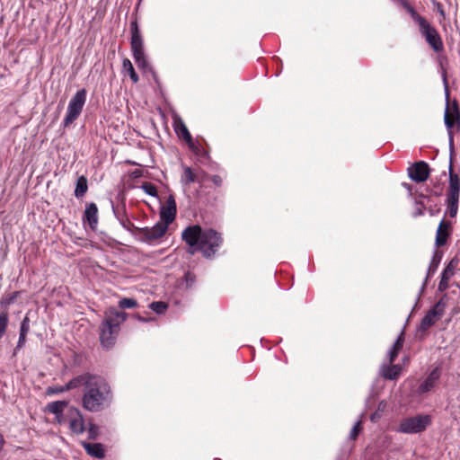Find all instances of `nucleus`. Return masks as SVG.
Listing matches in <instances>:
<instances>
[{
    "mask_svg": "<svg viewBox=\"0 0 460 460\" xmlns=\"http://www.w3.org/2000/svg\"><path fill=\"white\" fill-rule=\"evenodd\" d=\"M191 255L200 252L207 259H212L223 243L221 234L212 228L203 229L199 225L187 226L181 233Z\"/></svg>",
    "mask_w": 460,
    "mask_h": 460,
    "instance_id": "f257e3e1",
    "label": "nucleus"
},
{
    "mask_svg": "<svg viewBox=\"0 0 460 460\" xmlns=\"http://www.w3.org/2000/svg\"><path fill=\"white\" fill-rule=\"evenodd\" d=\"M109 385L101 376H97L86 389L82 398L83 407L91 412H98L107 408L111 402Z\"/></svg>",
    "mask_w": 460,
    "mask_h": 460,
    "instance_id": "f03ea898",
    "label": "nucleus"
},
{
    "mask_svg": "<svg viewBox=\"0 0 460 460\" xmlns=\"http://www.w3.org/2000/svg\"><path fill=\"white\" fill-rule=\"evenodd\" d=\"M403 6L412 20L418 24L420 33L425 39L429 47L437 53L443 51L444 44L437 29L431 26L430 23L423 16L419 14L407 2L403 3Z\"/></svg>",
    "mask_w": 460,
    "mask_h": 460,
    "instance_id": "7ed1b4c3",
    "label": "nucleus"
},
{
    "mask_svg": "<svg viewBox=\"0 0 460 460\" xmlns=\"http://www.w3.org/2000/svg\"><path fill=\"white\" fill-rule=\"evenodd\" d=\"M130 32H131V50L134 60L137 66L144 71L149 70L154 79L156 81V75L153 68L149 66L145 51H144V41L138 28L137 21L135 19L130 22Z\"/></svg>",
    "mask_w": 460,
    "mask_h": 460,
    "instance_id": "20e7f679",
    "label": "nucleus"
},
{
    "mask_svg": "<svg viewBox=\"0 0 460 460\" xmlns=\"http://www.w3.org/2000/svg\"><path fill=\"white\" fill-rule=\"evenodd\" d=\"M86 90L83 88L78 90L71 98L68 103L66 115L63 120L65 128L72 124L80 116L86 102Z\"/></svg>",
    "mask_w": 460,
    "mask_h": 460,
    "instance_id": "39448f33",
    "label": "nucleus"
},
{
    "mask_svg": "<svg viewBox=\"0 0 460 460\" xmlns=\"http://www.w3.org/2000/svg\"><path fill=\"white\" fill-rule=\"evenodd\" d=\"M431 423L429 415H416L403 419L398 428V431L404 434L420 433L427 429Z\"/></svg>",
    "mask_w": 460,
    "mask_h": 460,
    "instance_id": "423d86ee",
    "label": "nucleus"
},
{
    "mask_svg": "<svg viewBox=\"0 0 460 460\" xmlns=\"http://www.w3.org/2000/svg\"><path fill=\"white\" fill-rule=\"evenodd\" d=\"M120 328L113 324L111 320L104 318L100 326V342L105 349H111L117 340Z\"/></svg>",
    "mask_w": 460,
    "mask_h": 460,
    "instance_id": "0eeeda50",
    "label": "nucleus"
},
{
    "mask_svg": "<svg viewBox=\"0 0 460 460\" xmlns=\"http://www.w3.org/2000/svg\"><path fill=\"white\" fill-rule=\"evenodd\" d=\"M168 227L166 225L157 222L153 227H137V235L139 241L145 243H151L163 237L167 232Z\"/></svg>",
    "mask_w": 460,
    "mask_h": 460,
    "instance_id": "6e6552de",
    "label": "nucleus"
},
{
    "mask_svg": "<svg viewBox=\"0 0 460 460\" xmlns=\"http://www.w3.org/2000/svg\"><path fill=\"white\" fill-rule=\"evenodd\" d=\"M408 176L415 182H424L430 174V168L424 161L413 163L408 169Z\"/></svg>",
    "mask_w": 460,
    "mask_h": 460,
    "instance_id": "1a4fd4ad",
    "label": "nucleus"
},
{
    "mask_svg": "<svg viewBox=\"0 0 460 460\" xmlns=\"http://www.w3.org/2000/svg\"><path fill=\"white\" fill-rule=\"evenodd\" d=\"M443 83L445 87V95H446V109H445V114H444V123L447 127V129L448 131V137H449V143L450 146H453L454 143V135L452 132V128L455 126V121L450 118V93H449V87L447 79L446 73L443 74Z\"/></svg>",
    "mask_w": 460,
    "mask_h": 460,
    "instance_id": "9d476101",
    "label": "nucleus"
},
{
    "mask_svg": "<svg viewBox=\"0 0 460 460\" xmlns=\"http://www.w3.org/2000/svg\"><path fill=\"white\" fill-rule=\"evenodd\" d=\"M458 264L459 259L457 257H454L445 267L441 273L440 281L438 283V291L444 292L449 288V280L455 275Z\"/></svg>",
    "mask_w": 460,
    "mask_h": 460,
    "instance_id": "9b49d317",
    "label": "nucleus"
},
{
    "mask_svg": "<svg viewBox=\"0 0 460 460\" xmlns=\"http://www.w3.org/2000/svg\"><path fill=\"white\" fill-rule=\"evenodd\" d=\"M69 429L72 433L81 435L86 430L81 411L75 407L69 410Z\"/></svg>",
    "mask_w": 460,
    "mask_h": 460,
    "instance_id": "f8f14e48",
    "label": "nucleus"
},
{
    "mask_svg": "<svg viewBox=\"0 0 460 460\" xmlns=\"http://www.w3.org/2000/svg\"><path fill=\"white\" fill-rule=\"evenodd\" d=\"M173 126H174V130H175L176 134L178 135V137L184 139L186 141V143L188 144L189 147L193 152L198 154L199 148L193 143L192 137H191L190 133L189 132L186 125L181 120V119L178 118V119H174Z\"/></svg>",
    "mask_w": 460,
    "mask_h": 460,
    "instance_id": "ddd939ff",
    "label": "nucleus"
},
{
    "mask_svg": "<svg viewBox=\"0 0 460 460\" xmlns=\"http://www.w3.org/2000/svg\"><path fill=\"white\" fill-rule=\"evenodd\" d=\"M438 319L433 315L431 312L428 311L424 317L421 319L420 325L417 327L415 337L421 341L424 340L428 330L432 327Z\"/></svg>",
    "mask_w": 460,
    "mask_h": 460,
    "instance_id": "4468645a",
    "label": "nucleus"
},
{
    "mask_svg": "<svg viewBox=\"0 0 460 460\" xmlns=\"http://www.w3.org/2000/svg\"><path fill=\"white\" fill-rule=\"evenodd\" d=\"M448 176L449 180L447 196L460 198V176L453 170L452 159H450Z\"/></svg>",
    "mask_w": 460,
    "mask_h": 460,
    "instance_id": "2eb2a0df",
    "label": "nucleus"
},
{
    "mask_svg": "<svg viewBox=\"0 0 460 460\" xmlns=\"http://www.w3.org/2000/svg\"><path fill=\"white\" fill-rule=\"evenodd\" d=\"M450 230L451 222L442 219L438 225L436 233L435 245L437 247H441L447 243V239L450 235Z\"/></svg>",
    "mask_w": 460,
    "mask_h": 460,
    "instance_id": "dca6fc26",
    "label": "nucleus"
},
{
    "mask_svg": "<svg viewBox=\"0 0 460 460\" xmlns=\"http://www.w3.org/2000/svg\"><path fill=\"white\" fill-rule=\"evenodd\" d=\"M84 223H87L92 230H95L98 225V208L95 203L86 205L83 216Z\"/></svg>",
    "mask_w": 460,
    "mask_h": 460,
    "instance_id": "f3484780",
    "label": "nucleus"
},
{
    "mask_svg": "<svg viewBox=\"0 0 460 460\" xmlns=\"http://www.w3.org/2000/svg\"><path fill=\"white\" fill-rule=\"evenodd\" d=\"M98 376L92 375L90 373H84L83 375L77 376L74 378H72L66 385V388L69 390L77 388L81 385L84 386V389L87 388L90 384L93 382L94 379H96Z\"/></svg>",
    "mask_w": 460,
    "mask_h": 460,
    "instance_id": "a211bd4d",
    "label": "nucleus"
},
{
    "mask_svg": "<svg viewBox=\"0 0 460 460\" xmlns=\"http://www.w3.org/2000/svg\"><path fill=\"white\" fill-rule=\"evenodd\" d=\"M442 256H443V252L441 251L435 250L432 259L430 261V263L429 265L427 275H426L425 280L422 284L421 290H423L426 288L429 279L430 277H432L434 275V273L437 271V270L439 266V263L442 260Z\"/></svg>",
    "mask_w": 460,
    "mask_h": 460,
    "instance_id": "6ab92c4d",
    "label": "nucleus"
},
{
    "mask_svg": "<svg viewBox=\"0 0 460 460\" xmlns=\"http://www.w3.org/2000/svg\"><path fill=\"white\" fill-rule=\"evenodd\" d=\"M81 445L85 452L93 457L102 459L105 456V450L102 444L101 443H89L82 441Z\"/></svg>",
    "mask_w": 460,
    "mask_h": 460,
    "instance_id": "aec40b11",
    "label": "nucleus"
},
{
    "mask_svg": "<svg viewBox=\"0 0 460 460\" xmlns=\"http://www.w3.org/2000/svg\"><path fill=\"white\" fill-rule=\"evenodd\" d=\"M401 367L399 365H383L381 367V376L387 380L396 379L401 373Z\"/></svg>",
    "mask_w": 460,
    "mask_h": 460,
    "instance_id": "412c9836",
    "label": "nucleus"
},
{
    "mask_svg": "<svg viewBox=\"0 0 460 460\" xmlns=\"http://www.w3.org/2000/svg\"><path fill=\"white\" fill-rule=\"evenodd\" d=\"M404 343V330L402 329L391 349L388 351L389 363L395 361L399 351L402 349Z\"/></svg>",
    "mask_w": 460,
    "mask_h": 460,
    "instance_id": "4be33fe9",
    "label": "nucleus"
},
{
    "mask_svg": "<svg viewBox=\"0 0 460 460\" xmlns=\"http://www.w3.org/2000/svg\"><path fill=\"white\" fill-rule=\"evenodd\" d=\"M68 405L67 401H55L48 403L45 407V411L55 414L58 419L62 416L65 408Z\"/></svg>",
    "mask_w": 460,
    "mask_h": 460,
    "instance_id": "5701e85b",
    "label": "nucleus"
},
{
    "mask_svg": "<svg viewBox=\"0 0 460 460\" xmlns=\"http://www.w3.org/2000/svg\"><path fill=\"white\" fill-rule=\"evenodd\" d=\"M127 313L119 312L114 308H111L105 314L106 319L111 320V322L115 324L117 327L120 328V324L123 323L127 320Z\"/></svg>",
    "mask_w": 460,
    "mask_h": 460,
    "instance_id": "b1692460",
    "label": "nucleus"
},
{
    "mask_svg": "<svg viewBox=\"0 0 460 460\" xmlns=\"http://www.w3.org/2000/svg\"><path fill=\"white\" fill-rule=\"evenodd\" d=\"M112 210H113L115 217L118 218L120 225L124 228L129 229L130 226H133V224L130 222V220L128 219V217L127 216L126 208H125L124 203L122 204L121 208H115L114 206H112Z\"/></svg>",
    "mask_w": 460,
    "mask_h": 460,
    "instance_id": "393cba45",
    "label": "nucleus"
},
{
    "mask_svg": "<svg viewBox=\"0 0 460 460\" xmlns=\"http://www.w3.org/2000/svg\"><path fill=\"white\" fill-rule=\"evenodd\" d=\"M177 211H173L172 208H165L164 206L161 207L160 209V219L159 223L163 225H166L169 227V225L172 224L176 217Z\"/></svg>",
    "mask_w": 460,
    "mask_h": 460,
    "instance_id": "a878e982",
    "label": "nucleus"
},
{
    "mask_svg": "<svg viewBox=\"0 0 460 460\" xmlns=\"http://www.w3.org/2000/svg\"><path fill=\"white\" fill-rule=\"evenodd\" d=\"M448 296L444 295L429 311L439 320L445 313Z\"/></svg>",
    "mask_w": 460,
    "mask_h": 460,
    "instance_id": "bb28decb",
    "label": "nucleus"
},
{
    "mask_svg": "<svg viewBox=\"0 0 460 460\" xmlns=\"http://www.w3.org/2000/svg\"><path fill=\"white\" fill-rule=\"evenodd\" d=\"M87 190H88L87 178L84 175H81L80 177H78V179L76 181L74 194L77 199H80L85 195Z\"/></svg>",
    "mask_w": 460,
    "mask_h": 460,
    "instance_id": "cd10ccee",
    "label": "nucleus"
},
{
    "mask_svg": "<svg viewBox=\"0 0 460 460\" xmlns=\"http://www.w3.org/2000/svg\"><path fill=\"white\" fill-rule=\"evenodd\" d=\"M122 71L128 74V75H129L130 79L133 81V83L138 82V75L136 73L131 61L127 58H125L122 60Z\"/></svg>",
    "mask_w": 460,
    "mask_h": 460,
    "instance_id": "c85d7f7f",
    "label": "nucleus"
},
{
    "mask_svg": "<svg viewBox=\"0 0 460 460\" xmlns=\"http://www.w3.org/2000/svg\"><path fill=\"white\" fill-rule=\"evenodd\" d=\"M459 199L460 198L457 197L448 196L446 198V205L447 207L448 214L451 217H455L457 215Z\"/></svg>",
    "mask_w": 460,
    "mask_h": 460,
    "instance_id": "c756f323",
    "label": "nucleus"
},
{
    "mask_svg": "<svg viewBox=\"0 0 460 460\" xmlns=\"http://www.w3.org/2000/svg\"><path fill=\"white\" fill-rule=\"evenodd\" d=\"M438 378V375L437 370H433L427 379L420 385V391L421 393L428 392L431 389L434 385V382Z\"/></svg>",
    "mask_w": 460,
    "mask_h": 460,
    "instance_id": "7c9ffc66",
    "label": "nucleus"
},
{
    "mask_svg": "<svg viewBox=\"0 0 460 460\" xmlns=\"http://www.w3.org/2000/svg\"><path fill=\"white\" fill-rule=\"evenodd\" d=\"M181 181L185 185H189L196 181V175L194 174L190 167L185 166L183 168V175L181 176Z\"/></svg>",
    "mask_w": 460,
    "mask_h": 460,
    "instance_id": "2f4dec72",
    "label": "nucleus"
},
{
    "mask_svg": "<svg viewBox=\"0 0 460 460\" xmlns=\"http://www.w3.org/2000/svg\"><path fill=\"white\" fill-rule=\"evenodd\" d=\"M450 118L455 121V125L456 124H459L460 123V111H459V106H458V102L456 100H454L451 103H450Z\"/></svg>",
    "mask_w": 460,
    "mask_h": 460,
    "instance_id": "473e14b6",
    "label": "nucleus"
},
{
    "mask_svg": "<svg viewBox=\"0 0 460 460\" xmlns=\"http://www.w3.org/2000/svg\"><path fill=\"white\" fill-rule=\"evenodd\" d=\"M88 438L96 440L100 436V428L97 424L89 421L87 424Z\"/></svg>",
    "mask_w": 460,
    "mask_h": 460,
    "instance_id": "72a5a7b5",
    "label": "nucleus"
},
{
    "mask_svg": "<svg viewBox=\"0 0 460 460\" xmlns=\"http://www.w3.org/2000/svg\"><path fill=\"white\" fill-rule=\"evenodd\" d=\"M20 291H14L13 293H9L2 297L0 300V305L7 306L13 304L20 296Z\"/></svg>",
    "mask_w": 460,
    "mask_h": 460,
    "instance_id": "f704fd0d",
    "label": "nucleus"
},
{
    "mask_svg": "<svg viewBox=\"0 0 460 460\" xmlns=\"http://www.w3.org/2000/svg\"><path fill=\"white\" fill-rule=\"evenodd\" d=\"M167 307V304L163 301H155L149 305V308L158 314H164Z\"/></svg>",
    "mask_w": 460,
    "mask_h": 460,
    "instance_id": "c9c22d12",
    "label": "nucleus"
},
{
    "mask_svg": "<svg viewBox=\"0 0 460 460\" xmlns=\"http://www.w3.org/2000/svg\"><path fill=\"white\" fill-rule=\"evenodd\" d=\"M140 188L148 195L152 196V197H157L158 196V193H157V189L155 187V184H153L152 182H149V181H145L142 183V185L140 186Z\"/></svg>",
    "mask_w": 460,
    "mask_h": 460,
    "instance_id": "e433bc0d",
    "label": "nucleus"
},
{
    "mask_svg": "<svg viewBox=\"0 0 460 460\" xmlns=\"http://www.w3.org/2000/svg\"><path fill=\"white\" fill-rule=\"evenodd\" d=\"M121 309L134 308L137 306V301L134 298L124 297L119 301Z\"/></svg>",
    "mask_w": 460,
    "mask_h": 460,
    "instance_id": "4c0bfd02",
    "label": "nucleus"
},
{
    "mask_svg": "<svg viewBox=\"0 0 460 460\" xmlns=\"http://www.w3.org/2000/svg\"><path fill=\"white\" fill-rule=\"evenodd\" d=\"M9 316L7 312H3L0 314V339L4 335L7 325H8Z\"/></svg>",
    "mask_w": 460,
    "mask_h": 460,
    "instance_id": "58836bf2",
    "label": "nucleus"
},
{
    "mask_svg": "<svg viewBox=\"0 0 460 460\" xmlns=\"http://www.w3.org/2000/svg\"><path fill=\"white\" fill-rule=\"evenodd\" d=\"M66 391H68V389L66 388V385L49 386L46 389V394L47 395L58 394H62Z\"/></svg>",
    "mask_w": 460,
    "mask_h": 460,
    "instance_id": "ea45409f",
    "label": "nucleus"
},
{
    "mask_svg": "<svg viewBox=\"0 0 460 460\" xmlns=\"http://www.w3.org/2000/svg\"><path fill=\"white\" fill-rule=\"evenodd\" d=\"M184 280H185V283H186V288H190L192 287V285L196 281V275L193 272H191V271H187L184 274Z\"/></svg>",
    "mask_w": 460,
    "mask_h": 460,
    "instance_id": "a19ab883",
    "label": "nucleus"
},
{
    "mask_svg": "<svg viewBox=\"0 0 460 460\" xmlns=\"http://www.w3.org/2000/svg\"><path fill=\"white\" fill-rule=\"evenodd\" d=\"M30 328H31V326H30V319H29V317L26 315V316L22 319V323H21L20 333H21V334H25V335H27V334H28V332H30Z\"/></svg>",
    "mask_w": 460,
    "mask_h": 460,
    "instance_id": "79ce46f5",
    "label": "nucleus"
},
{
    "mask_svg": "<svg viewBox=\"0 0 460 460\" xmlns=\"http://www.w3.org/2000/svg\"><path fill=\"white\" fill-rule=\"evenodd\" d=\"M360 425H361V422L360 421H358L352 428L351 431H350V434H349V438L351 440H356L358 436V433L361 429L360 428Z\"/></svg>",
    "mask_w": 460,
    "mask_h": 460,
    "instance_id": "37998d69",
    "label": "nucleus"
},
{
    "mask_svg": "<svg viewBox=\"0 0 460 460\" xmlns=\"http://www.w3.org/2000/svg\"><path fill=\"white\" fill-rule=\"evenodd\" d=\"M164 207L172 208L173 211H177L176 201H175L173 195L171 194L168 196V199L166 200V205Z\"/></svg>",
    "mask_w": 460,
    "mask_h": 460,
    "instance_id": "c03bdc74",
    "label": "nucleus"
},
{
    "mask_svg": "<svg viewBox=\"0 0 460 460\" xmlns=\"http://www.w3.org/2000/svg\"><path fill=\"white\" fill-rule=\"evenodd\" d=\"M416 205H417V209L413 213V216L414 217L422 216L424 214V209H425L424 204L422 202H420V201H417Z\"/></svg>",
    "mask_w": 460,
    "mask_h": 460,
    "instance_id": "a18cd8bd",
    "label": "nucleus"
},
{
    "mask_svg": "<svg viewBox=\"0 0 460 460\" xmlns=\"http://www.w3.org/2000/svg\"><path fill=\"white\" fill-rule=\"evenodd\" d=\"M26 336H27V335H25V334H21V333L19 334V339H18V342H17L16 348H15V349H14V352H15L18 349L22 348V347L24 345V343H25V341H26Z\"/></svg>",
    "mask_w": 460,
    "mask_h": 460,
    "instance_id": "49530a36",
    "label": "nucleus"
},
{
    "mask_svg": "<svg viewBox=\"0 0 460 460\" xmlns=\"http://www.w3.org/2000/svg\"><path fill=\"white\" fill-rule=\"evenodd\" d=\"M211 181L217 187L221 186L222 184V178L217 175V174H215L213 176H211Z\"/></svg>",
    "mask_w": 460,
    "mask_h": 460,
    "instance_id": "de8ad7c7",
    "label": "nucleus"
},
{
    "mask_svg": "<svg viewBox=\"0 0 460 460\" xmlns=\"http://www.w3.org/2000/svg\"><path fill=\"white\" fill-rule=\"evenodd\" d=\"M133 318L137 319L139 322L147 323L153 320V318H146L141 316L139 314H134L132 315Z\"/></svg>",
    "mask_w": 460,
    "mask_h": 460,
    "instance_id": "09e8293b",
    "label": "nucleus"
},
{
    "mask_svg": "<svg viewBox=\"0 0 460 460\" xmlns=\"http://www.w3.org/2000/svg\"><path fill=\"white\" fill-rule=\"evenodd\" d=\"M380 418H381V412L377 410L370 415V420L373 422H376Z\"/></svg>",
    "mask_w": 460,
    "mask_h": 460,
    "instance_id": "8fccbe9b",
    "label": "nucleus"
},
{
    "mask_svg": "<svg viewBox=\"0 0 460 460\" xmlns=\"http://www.w3.org/2000/svg\"><path fill=\"white\" fill-rule=\"evenodd\" d=\"M386 407V403L382 401L378 403V406H377V411H379L380 412H382Z\"/></svg>",
    "mask_w": 460,
    "mask_h": 460,
    "instance_id": "3c124183",
    "label": "nucleus"
}]
</instances>
